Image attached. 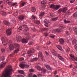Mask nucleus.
<instances>
[{
	"instance_id": "obj_63",
	"label": "nucleus",
	"mask_w": 77,
	"mask_h": 77,
	"mask_svg": "<svg viewBox=\"0 0 77 77\" xmlns=\"http://www.w3.org/2000/svg\"><path fill=\"white\" fill-rule=\"evenodd\" d=\"M50 15L51 17H53V13H51L50 14Z\"/></svg>"
},
{
	"instance_id": "obj_37",
	"label": "nucleus",
	"mask_w": 77,
	"mask_h": 77,
	"mask_svg": "<svg viewBox=\"0 0 77 77\" xmlns=\"http://www.w3.org/2000/svg\"><path fill=\"white\" fill-rule=\"evenodd\" d=\"M6 50L4 49H1V51L2 52V53H5Z\"/></svg>"
},
{
	"instance_id": "obj_6",
	"label": "nucleus",
	"mask_w": 77,
	"mask_h": 77,
	"mask_svg": "<svg viewBox=\"0 0 77 77\" xmlns=\"http://www.w3.org/2000/svg\"><path fill=\"white\" fill-rule=\"evenodd\" d=\"M1 41L2 42V44H3V42L4 43H6L8 42V39L7 38V37H2L1 38Z\"/></svg>"
},
{
	"instance_id": "obj_35",
	"label": "nucleus",
	"mask_w": 77,
	"mask_h": 77,
	"mask_svg": "<svg viewBox=\"0 0 77 77\" xmlns=\"http://www.w3.org/2000/svg\"><path fill=\"white\" fill-rule=\"evenodd\" d=\"M69 38H68L66 40V44H67L68 43H69Z\"/></svg>"
},
{
	"instance_id": "obj_10",
	"label": "nucleus",
	"mask_w": 77,
	"mask_h": 77,
	"mask_svg": "<svg viewBox=\"0 0 77 77\" xmlns=\"http://www.w3.org/2000/svg\"><path fill=\"white\" fill-rule=\"evenodd\" d=\"M18 18L19 21H23L24 19V16H20Z\"/></svg>"
},
{
	"instance_id": "obj_25",
	"label": "nucleus",
	"mask_w": 77,
	"mask_h": 77,
	"mask_svg": "<svg viewBox=\"0 0 77 77\" xmlns=\"http://www.w3.org/2000/svg\"><path fill=\"white\" fill-rule=\"evenodd\" d=\"M18 72L20 74H24V72L23 70H18Z\"/></svg>"
},
{
	"instance_id": "obj_40",
	"label": "nucleus",
	"mask_w": 77,
	"mask_h": 77,
	"mask_svg": "<svg viewBox=\"0 0 77 77\" xmlns=\"http://www.w3.org/2000/svg\"><path fill=\"white\" fill-rule=\"evenodd\" d=\"M19 51V48H17L14 51V53H17Z\"/></svg>"
},
{
	"instance_id": "obj_58",
	"label": "nucleus",
	"mask_w": 77,
	"mask_h": 77,
	"mask_svg": "<svg viewBox=\"0 0 77 77\" xmlns=\"http://www.w3.org/2000/svg\"><path fill=\"white\" fill-rule=\"evenodd\" d=\"M29 71L30 72H33V71H34V70L32 69H30L29 70Z\"/></svg>"
},
{
	"instance_id": "obj_48",
	"label": "nucleus",
	"mask_w": 77,
	"mask_h": 77,
	"mask_svg": "<svg viewBox=\"0 0 77 77\" xmlns=\"http://www.w3.org/2000/svg\"><path fill=\"white\" fill-rule=\"evenodd\" d=\"M73 16H74L75 17H77V12H76V13H74L73 14Z\"/></svg>"
},
{
	"instance_id": "obj_18",
	"label": "nucleus",
	"mask_w": 77,
	"mask_h": 77,
	"mask_svg": "<svg viewBox=\"0 0 77 77\" xmlns=\"http://www.w3.org/2000/svg\"><path fill=\"white\" fill-rule=\"evenodd\" d=\"M38 58L36 57H35L33 58L32 59L30 60V61L31 62H34V61H36V60H38Z\"/></svg>"
},
{
	"instance_id": "obj_64",
	"label": "nucleus",
	"mask_w": 77,
	"mask_h": 77,
	"mask_svg": "<svg viewBox=\"0 0 77 77\" xmlns=\"http://www.w3.org/2000/svg\"><path fill=\"white\" fill-rule=\"evenodd\" d=\"M32 30H33V31H34V32H36V29L35 28H33V29H32Z\"/></svg>"
},
{
	"instance_id": "obj_2",
	"label": "nucleus",
	"mask_w": 77,
	"mask_h": 77,
	"mask_svg": "<svg viewBox=\"0 0 77 77\" xmlns=\"http://www.w3.org/2000/svg\"><path fill=\"white\" fill-rule=\"evenodd\" d=\"M10 66L9 65L5 70V72L3 73L2 77H10Z\"/></svg>"
},
{
	"instance_id": "obj_11",
	"label": "nucleus",
	"mask_w": 77,
	"mask_h": 77,
	"mask_svg": "<svg viewBox=\"0 0 77 77\" xmlns=\"http://www.w3.org/2000/svg\"><path fill=\"white\" fill-rule=\"evenodd\" d=\"M44 22L45 23V25L46 26V27H48V24L49 23V21H48V20H45Z\"/></svg>"
},
{
	"instance_id": "obj_46",
	"label": "nucleus",
	"mask_w": 77,
	"mask_h": 77,
	"mask_svg": "<svg viewBox=\"0 0 77 77\" xmlns=\"http://www.w3.org/2000/svg\"><path fill=\"white\" fill-rule=\"evenodd\" d=\"M57 17H55L52 19V20L54 21H56V20H57Z\"/></svg>"
},
{
	"instance_id": "obj_30",
	"label": "nucleus",
	"mask_w": 77,
	"mask_h": 77,
	"mask_svg": "<svg viewBox=\"0 0 77 77\" xmlns=\"http://www.w3.org/2000/svg\"><path fill=\"white\" fill-rule=\"evenodd\" d=\"M29 28L27 27H26L24 29V32H27V31H29Z\"/></svg>"
},
{
	"instance_id": "obj_15",
	"label": "nucleus",
	"mask_w": 77,
	"mask_h": 77,
	"mask_svg": "<svg viewBox=\"0 0 77 77\" xmlns=\"http://www.w3.org/2000/svg\"><path fill=\"white\" fill-rule=\"evenodd\" d=\"M3 23H4V24H5V25H7V26H9L10 24L6 20H4Z\"/></svg>"
},
{
	"instance_id": "obj_34",
	"label": "nucleus",
	"mask_w": 77,
	"mask_h": 77,
	"mask_svg": "<svg viewBox=\"0 0 77 77\" xmlns=\"http://www.w3.org/2000/svg\"><path fill=\"white\" fill-rule=\"evenodd\" d=\"M73 30L74 32L77 33V29L76 27H73Z\"/></svg>"
},
{
	"instance_id": "obj_59",
	"label": "nucleus",
	"mask_w": 77,
	"mask_h": 77,
	"mask_svg": "<svg viewBox=\"0 0 77 77\" xmlns=\"http://www.w3.org/2000/svg\"><path fill=\"white\" fill-rule=\"evenodd\" d=\"M74 1H75V0H71L70 1V2L71 3H73V2H74Z\"/></svg>"
},
{
	"instance_id": "obj_4",
	"label": "nucleus",
	"mask_w": 77,
	"mask_h": 77,
	"mask_svg": "<svg viewBox=\"0 0 77 77\" xmlns=\"http://www.w3.org/2000/svg\"><path fill=\"white\" fill-rule=\"evenodd\" d=\"M67 10V7H65L63 8H61L58 10V13H59V14H60L62 12L63 13H65Z\"/></svg>"
},
{
	"instance_id": "obj_23",
	"label": "nucleus",
	"mask_w": 77,
	"mask_h": 77,
	"mask_svg": "<svg viewBox=\"0 0 77 77\" xmlns=\"http://www.w3.org/2000/svg\"><path fill=\"white\" fill-rule=\"evenodd\" d=\"M10 50H14V46L12 44H10Z\"/></svg>"
},
{
	"instance_id": "obj_20",
	"label": "nucleus",
	"mask_w": 77,
	"mask_h": 77,
	"mask_svg": "<svg viewBox=\"0 0 77 77\" xmlns=\"http://www.w3.org/2000/svg\"><path fill=\"white\" fill-rule=\"evenodd\" d=\"M45 65L46 66V68L48 69H49V70H51V68H50V66L47 65L45 64Z\"/></svg>"
},
{
	"instance_id": "obj_5",
	"label": "nucleus",
	"mask_w": 77,
	"mask_h": 77,
	"mask_svg": "<svg viewBox=\"0 0 77 77\" xmlns=\"http://www.w3.org/2000/svg\"><path fill=\"white\" fill-rule=\"evenodd\" d=\"M38 59L40 61H43V57L42 53L41 52H39L38 54Z\"/></svg>"
},
{
	"instance_id": "obj_26",
	"label": "nucleus",
	"mask_w": 77,
	"mask_h": 77,
	"mask_svg": "<svg viewBox=\"0 0 77 77\" xmlns=\"http://www.w3.org/2000/svg\"><path fill=\"white\" fill-rule=\"evenodd\" d=\"M2 15L3 16H6V13L4 11H2Z\"/></svg>"
},
{
	"instance_id": "obj_27",
	"label": "nucleus",
	"mask_w": 77,
	"mask_h": 77,
	"mask_svg": "<svg viewBox=\"0 0 77 77\" xmlns=\"http://www.w3.org/2000/svg\"><path fill=\"white\" fill-rule=\"evenodd\" d=\"M77 42V40L75 39H74L72 42V43L73 45L75 44V43Z\"/></svg>"
},
{
	"instance_id": "obj_55",
	"label": "nucleus",
	"mask_w": 77,
	"mask_h": 77,
	"mask_svg": "<svg viewBox=\"0 0 77 77\" xmlns=\"http://www.w3.org/2000/svg\"><path fill=\"white\" fill-rule=\"evenodd\" d=\"M17 2L13 3L12 5V6H15V5H17Z\"/></svg>"
},
{
	"instance_id": "obj_33",
	"label": "nucleus",
	"mask_w": 77,
	"mask_h": 77,
	"mask_svg": "<svg viewBox=\"0 0 77 77\" xmlns=\"http://www.w3.org/2000/svg\"><path fill=\"white\" fill-rule=\"evenodd\" d=\"M34 23L36 24H40V22L38 21H34Z\"/></svg>"
},
{
	"instance_id": "obj_51",
	"label": "nucleus",
	"mask_w": 77,
	"mask_h": 77,
	"mask_svg": "<svg viewBox=\"0 0 77 77\" xmlns=\"http://www.w3.org/2000/svg\"><path fill=\"white\" fill-rule=\"evenodd\" d=\"M6 2L7 3H8V4L9 5H10V4H9L10 3V1H9L8 0H7Z\"/></svg>"
},
{
	"instance_id": "obj_62",
	"label": "nucleus",
	"mask_w": 77,
	"mask_h": 77,
	"mask_svg": "<svg viewBox=\"0 0 77 77\" xmlns=\"http://www.w3.org/2000/svg\"><path fill=\"white\" fill-rule=\"evenodd\" d=\"M48 34L47 33H45V36H48Z\"/></svg>"
},
{
	"instance_id": "obj_19",
	"label": "nucleus",
	"mask_w": 77,
	"mask_h": 77,
	"mask_svg": "<svg viewBox=\"0 0 77 77\" xmlns=\"http://www.w3.org/2000/svg\"><path fill=\"white\" fill-rule=\"evenodd\" d=\"M60 8V6L58 5H55V8L54 9H55L56 10H57L58 9H59Z\"/></svg>"
},
{
	"instance_id": "obj_61",
	"label": "nucleus",
	"mask_w": 77,
	"mask_h": 77,
	"mask_svg": "<svg viewBox=\"0 0 77 77\" xmlns=\"http://www.w3.org/2000/svg\"><path fill=\"white\" fill-rule=\"evenodd\" d=\"M76 60V61H77V57H75L74 58V61Z\"/></svg>"
},
{
	"instance_id": "obj_44",
	"label": "nucleus",
	"mask_w": 77,
	"mask_h": 77,
	"mask_svg": "<svg viewBox=\"0 0 77 77\" xmlns=\"http://www.w3.org/2000/svg\"><path fill=\"white\" fill-rule=\"evenodd\" d=\"M32 18L33 20H35V18H36V17L34 15H32Z\"/></svg>"
},
{
	"instance_id": "obj_14",
	"label": "nucleus",
	"mask_w": 77,
	"mask_h": 77,
	"mask_svg": "<svg viewBox=\"0 0 77 77\" xmlns=\"http://www.w3.org/2000/svg\"><path fill=\"white\" fill-rule=\"evenodd\" d=\"M34 53V49H31L30 51H29L27 52L28 54H30V53Z\"/></svg>"
},
{
	"instance_id": "obj_16",
	"label": "nucleus",
	"mask_w": 77,
	"mask_h": 77,
	"mask_svg": "<svg viewBox=\"0 0 77 77\" xmlns=\"http://www.w3.org/2000/svg\"><path fill=\"white\" fill-rule=\"evenodd\" d=\"M70 56L71 57V58H70V60L74 61V56L73 55L71 54L70 55Z\"/></svg>"
},
{
	"instance_id": "obj_41",
	"label": "nucleus",
	"mask_w": 77,
	"mask_h": 77,
	"mask_svg": "<svg viewBox=\"0 0 77 77\" xmlns=\"http://www.w3.org/2000/svg\"><path fill=\"white\" fill-rule=\"evenodd\" d=\"M41 3L42 4H46L47 1H43L41 2Z\"/></svg>"
},
{
	"instance_id": "obj_47",
	"label": "nucleus",
	"mask_w": 77,
	"mask_h": 77,
	"mask_svg": "<svg viewBox=\"0 0 77 77\" xmlns=\"http://www.w3.org/2000/svg\"><path fill=\"white\" fill-rule=\"evenodd\" d=\"M12 21L13 23H15V22H16V21L15 20V19H13L12 20Z\"/></svg>"
},
{
	"instance_id": "obj_13",
	"label": "nucleus",
	"mask_w": 77,
	"mask_h": 77,
	"mask_svg": "<svg viewBox=\"0 0 77 77\" xmlns=\"http://www.w3.org/2000/svg\"><path fill=\"white\" fill-rule=\"evenodd\" d=\"M26 26V25H23L20 26L19 28H18V32H21L22 30V29L24 27Z\"/></svg>"
},
{
	"instance_id": "obj_8",
	"label": "nucleus",
	"mask_w": 77,
	"mask_h": 77,
	"mask_svg": "<svg viewBox=\"0 0 77 77\" xmlns=\"http://www.w3.org/2000/svg\"><path fill=\"white\" fill-rule=\"evenodd\" d=\"M20 67L22 68H24V67H25L26 68H28L29 67V66L27 64L25 65L23 63H21L20 64Z\"/></svg>"
},
{
	"instance_id": "obj_29",
	"label": "nucleus",
	"mask_w": 77,
	"mask_h": 77,
	"mask_svg": "<svg viewBox=\"0 0 77 77\" xmlns=\"http://www.w3.org/2000/svg\"><path fill=\"white\" fill-rule=\"evenodd\" d=\"M57 48H58L59 50H62V48L60 45L57 46Z\"/></svg>"
},
{
	"instance_id": "obj_54",
	"label": "nucleus",
	"mask_w": 77,
	"mask_h": 77,
	"mask_svg": "<svg viewBox=\"0 0 77 77\" xmlns=\"http://www.w3.org/2000/svg\"><path fill=\"white\" fill-rule=\"evenodd\" d=\"M45 30V28H42L41 29V32H43V31H44Z\"/></svg>"
},
{
	"instance_id": "obj_36",
	"label": "nucleus",
	"mask_w": 77,
	"mask_h": 77,
	"mask_svg": "<svg viewBox=\"0 0 77 77\" xmlns=\"http://www.w3.org/2000/svg\"><path fill=\"white\" fill-rule=\"evenodd\" d=\"M20 3L22 4V6H24V5L26 4L25 2H21Z\"/></svg>"
},
{
	"instance_id": "obj_7",
	"label": "nucleus",
	"mask_w": 77,
	"mask_h": 77,
	"mask_svg": "<svg viewBox=\"0 0 77 77\" xmlns=\"http://www.w3.org/2000/svg\"><path fill=\"white\" fill-rule=\"evenodd\" d=\"M36 68L37 69H38V70H39V71H42V73H45V72H46V70H45V69L43 68L42 69L41 68L40 66H37Z\"/></svg>"
},
{
	"instance_id": "obj_17",
	"label": "nucleus",
	"mask_w": 77,
	"mask_h": 77,
	"mask_svg": "<svg viewBox=\"0 0 77 77\" xmlns=\"http://www.w3.org/2000/svg\"><path fill=\"white\" fill-rule=\"evenodd\" d=\"M6 33L8 36L10 35V28L8 29L6 31Z\"/></svg>"
},
{
	"instance_id": "obj_32",
	"label": "nucleus",
	"mask_w": 77,
	"mask_h": 77,
	"mask_svg": "<svg viewBox=\"0 0 77 77\" xmlns=\"http://www.w3.org/2000/svg\"><path fill=\"white\" fill-rule=\"evenodd\" d=\"M45 14L44 13V12H42L40 13V14L39 15V17H42L44 16V15Z\"/></svg>"
},
{
	"instance_id": "obj_38",
	"label": "nucleus",
	"mask_w": 77,
	"mask_h": 77,
	"mask_svg": "<svg viewBox=\"0 0 77 77\" xmlns=\"http://www.w3.org/2000/svg\"><path fill=\"white\" fill-rule=\"evenodd\" d=\"M9 51H10V45L9 46V47L7 49V52L8 53H9Z\"/></svg>"
},
{
	"instance_id": "obj_24",
	"label": "nucleus",
	"mask_w": 77,
	"mask_h": 77,
	"mask_svg": "<svg viewBox=\"0 0 77 77\" xmlns=\"http://www.w3.org/2000/svg\"><path fill=\"white\" fill-rule=\"evenodd\" d=\"M59 41L60 44H63V42H64V40H63V39L62 38L60 39L59 40Z\"/></svg>"
},
{
	"instance_id": "obj_43",
	"label": "nucleus",
	"mask_w": 77,
	"mask_h": 77,
	"mask_svg": "<svg viewBox=\"0 0 77 77\" xmlns=\"http://www.w3.org/2000/svg\"><path fill=\"white\" fill-rule=\"evenodd\" d=\"M2 60H4L5 59V57H4V56H3L1 57Z\"/></svg>"
},
{
	"instance_id": "obj_1",
	"label": "nucleus",
	"mask_w": 77,
	"mask_h": 77,
	"mask_svg": "<svg viewBox=\"0 0 77 77\" xmlns=\"http://www.w3.org/2000/svg\"><path fill=\"white\" fill-rule=\"evenodd\" d=\"M30 37V36H28L26 37V39L23 38L21 39V36H19V35H16V38L17 39V41L18 42H20V41H21L22 43H26V44L28 42V41L27 40L29 39Z\"/></svg>"
},
{
	"instance_id": "obj_57",
	"label": "nucleus",
	"mask_w": 77,
	"mask_h": 77,
	"mask_svg": "<svg viewBox=\"0 0 77 77\" xmlns=\"http://www.w3.org/2000/svg\"><path fill=\"white\" fill-rule=\"evenodd\" d=\"M75 48L76 50H77V44L75 46Z\"/></svg>"
},
{
	"instance_id": "obj_12",
	"label": "nucleus",
	"mask_w": 77,
	"mask_h": 77,
	"mask_svg": "<svg viewBox=\"0 0 77 77\" xmlns=\"http://www.w3.org/2000/svg\"><path fill=\"white\" fill-rule=\"evenodd\" d=\"M14 72V69L12 66L10 65V75H12V72Z\"/></svg>"
},
{
	"instance_id": "obj_45",
	"label": "nucleus",
	"mask_w": 77,
	"mask_h": 77,
	"mask_svg": "<svg viewBox=\"0 0 77 77\" xmlns=\"http://www.w3.org/2000/svg\"><path fill=\"white\" fill-rule=\"evenodd\" d=\"M74 63H75V65L74 66V67L75 68H77V63L76 62H74Z\"/></svg>"
},
{
	"instance_id": "obj_50",
	"label": "nucleus",
	"mask_w": 77,
	"mask_h": 77,
	"mask_svg": "<svg viewBox=\"0 0 77 77\" xmlns=\"http://www.w3.org/2000/svg\"><path fill=\"white\" fill-rule=\"evenodd\" d=\"M55 36L54 35H51L50 36V38H54Z\"/></svg>"
},
{
	"instance_id": "obj_56",
	"label": "nucleus",
	"mask_w": 77,
	"mask_h": 77,
	"mask_svg": "<svg viewBox=\"0 0 77 77\" xmlns=\"http://www.w3.org/2000/svg\"><path fill=\"white\" fill-rule=\"evenodd\" d=\"M32 74L30 73L29 74V77H32Z\"/></svg>"
},
{
	"instance_id": "obj_9",
	"label": "nucleus",
	"mask_w": 77,
	"mask_h": 77,
	"mask_svg": "<svg viewBox=\"0 0 77 77\" xmlns=\"http://www.w3.org/2000/svg\"><path fill=\"white\" fill-rule=\"evenodd\" d=\"M6 63H7L6 62L5 63H3V62H2L1 64L0 65V69H2V68H3L4 67H5Z\"/></svg>"
},
{
	"instance_id": "obj_28",
	"label": "nucleus",
	"mask_w": 77,
	"mask_h": 77,
	"mask_svg": "<svg viewBox=\"0 0 77 77\" xmlns=\"http://www.w3.org/2000/svg\"><path fill=\"white\" fill-rule=\"evenodd\" d=\"M64 22L65 24H67V23H70V21L68 20H64Z\"/></svg>"
},
{
	"instance_id": "obj_21",
	"label": "nucleus",
	"mask_w": 77,
	"mask_h": 77,
	"mask_svg": "<svg viewBox=\"0 0 77 77\" xmlns=\"http://www.w3.org/2000/svg\"><path fill=\"white\" fill-rule=\"evenodd\" d=\"M58 56L59 59H60V60H64V59L63 58V57H62V56H60V54H58Z\"/></svg>"
},
{
	"instance_id": "obj_3",
	"label": "nucleus",
	"mask_w": 77,
	"mask_h": 77,
	"mask_svg": "<svg viewBox=\"0 0 77 77\" xmlns=\"http://www.w3.org/2000/svg\"><path fill=\"white\" fill-rule=\"evenodd\" d=\"M63 29V27L62 26H60V28H58L56 29H53L52 33H54L55 32H62V29Z\"/></svg>"
},
{
	"instance_id": "obj_52",
	"label": "nucleus",
	"mask_w": 77,
	"mask_h": 77,
	"mask_svg": "<svg viewBox=\"0 0 77 77\" xmlns=\"http://www.w3.org/2000/svg\"><path fill=\"white\" fill-rule=\"evenodd\" d=\"M32 44H33V42H29L28 44L29 45H31Z\"/></svg>"
},
{
	"instance_id": "obj_42",
	"label": "nucleus",
	"mask_w": 77,
	"mask_h": 77,
	"mask_svg": "<svg viewBox=\"0 0 77 77\" xmlns=\"http://www.w3.org/2000/svg\"><path fill=\"white\" fill-rule=\"evenodd\" d=\"M52 53L53 55H56V52L54 51L52 52Z\"/></svg>"
},
{
	"instance_id": "obj_60",
	"label": "nucleus",
	"mask_w": 77,
	"mask_h": 77,
	"mask_svg": "<svg viewBox=\"0 0 77 77\" xmlns=\"http://www.w3.org/2000/svg\"><path fill=\"white\" fill-rule=\"evenodd\" d=\"M17 77H24V76H23L20 75H18Z\"/></svg>"
},
{
	"instance_id": "obj_53",
	"label": "nucleus",
	"mask_w": 77,
	"mask_h": 77,
	"mask_svg": "<svg viewBox=\"0 0 77 77\" xmlns=\"http://www.w3.org/2000/svg\"><path fill=\"white\" fill-rule=\"evenodd\" d=\"M24 59L23 57L20 58V61H21L22 60H24Z\"/></svg>"
},
{
	"instance_id": "obj_39",
	"label": "nucleus",
	"mask_w": 77,
	"mask_h": 77,
	"mask_svg": "<svg viewBox=\"0 0 77 77\" xmlns=\"http://www.w3.org/2000/svg\"><path fill=\"white\" fill-rule=\"evenodd\" d=\"M14 45H15V46L16 47H17V48H19V47H20V45H19L17 44V43L15 44Z\"/></svg>"
},
{
	"instance_id": "obj_49",
	"label": "nucleus",
	"mask_w": 77,
	"mask_h": 77,
	"mask_svg": "<svg viewBox=\"0 0 77 77\" xmlns=\"http://www.w3.org/2000/svg\"><path fill=\"white\" fill-rule=\"evenodd\" d=\"M41 8L42 9V8H45V5H42L41 6Z\"/></svg>"
},
{
	"instance_id": "obj_31",
	"label": "nucleus",
	"mask_w": 77,
	"mask_h": 77,
	"mask_svg": "<svg viewBox=\"0 0 77 77\" xmlns=\"http://www.w3.org/2000/svg\"><path fill=\"white\" fill-rule=\"evenodd\" d=\"M50 8H54L55 7V5L53 4H52L50 5Z\"/></svg>"
},
{
	"instance_id": "obj_22",
	"label": "nucleus",
	"mask_w": 77,
	"mask_h": 77,
	"mask_svg": "<svg viewBox=\"0 0 77 77\" xmlns=\"http://www.w3.org/2000/svg\"><path fill=\"white\" fill-rule=\"evenodd\" d=\"M31 10L32 12H35L36 11V9L35 8H31Z\"/></svg>"
}]
</instances>
